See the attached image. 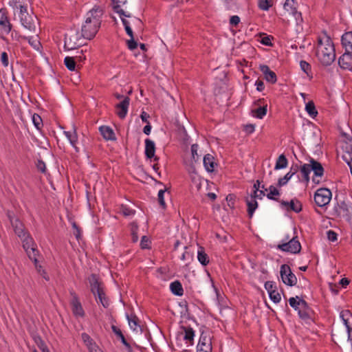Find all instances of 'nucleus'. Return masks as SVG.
I'll use <instances>...</instances> for the list:
<instances>
[{"mask_svg":"<svg viewBox=\"0 0 352 352\" xmlns=\"http://www.w3.org/2000/svg\"><path fill=\"white\" fill-rule=\"evenodd\" d=\"M103 14L104 10L99 6H95L87 13L85 21L81 27L83 38L91 40L95 37L100 28Z\"/></svg>","mask_w":352,"mask_h":352,"instance_id":"f257e3e1","label":"nucleus"},{"mask_svg":"<svg viewBox=\"0 0 352 352\" xmlns=\"http://www.w3.org/2000/svg\"><path fill=\"white\" fill-rule=\"evenodd\" d=\"M316 56L324 66H329L336 59V51L334 44L330 38L325 34V39L318 38V47Z\"/></svg>","mask_w":352,"mask_h":352,"instance_id":"f03ea898","label":"nucleus"},{"mask_svg":"<svg viewBox=\"0 0 352 352\" xmlns=\"http://www.w3.org/2000/svg\"><path fill=\"white\" fill-rule=\"evenodd\" d=\"M296 239L297 236L290 238L289 235H286L283 241L287 242L278 244L277 245V248L283 252L298 254L300 252L301 245L299 241Z\"/></svg>","mask_w":352,"mask_h":352,"instance_id":"7ed1b4c3","label":"nucleus"},{"mask_svg":"<svg viewBox=\"0 0 352 352\" xmlns=\"http://www.w3.org/2000/svg\"><path fill=\"white\" fill-rule=\"evenodd\" d=\"M333 214L336 217L344 219L347 221H350L352 215V206L344 200L338 202L333 208Z\"/></svg>","mask_w":352,"mask_h":352,"instance_id":"20e7f679","label":"nucleus"},{"mask_svg":"<svg viewBox=\"0 0 352 352\" xmlns=\"http://www.w3.org/2000/svg\"><path fill=\"white\" fill-rule=\"evenodd\" d=\"M81 38H82V36H81V34L79 35L77 30H72L70 32L65 36V50H72L82 46V44L80 42Z\"/></svg>","mask_w":352,"mask_h":352,"instance_id":"39448f33","label":"nucleus"},{"mask_svg":"<svg viewBox=\"0 0 352 352\" xmlns=\"http://www.w3.org/2000/svg\"><path fill=\"white\" fill-rule=\"evenodd\" d=\"M297 3L294 0H286L284 6V14L286 16L292 15L296 20L298 25L302 21L301 12L297 10Z\"/></svg>","mask_w":352,"mask_h":352,"instance_id":"423d86ee","label":"nucleus"},{"mask_svg":"<svg viewBox=\"0 0 352 352\" xmlns=\"http://www.w3.org/2000/svg\"><path fill=\"white\" fill-rule=\"evenodd\" d=\"M280 275L283 283L286 285L292 287L296 285L297 278L288 265L283 264L280 266Z\"/></svg>","mask_w":352,"mask_h":352,"instance_id":"0eeeda50","label":"nucleus"},{"mask_svg":"<svg viewBox=\"0 0 352 352\" xmlns=\"http://www.w3.org/2000/svg\"><path fill=\"white\" fill-rule=\"evenodd\" d=\"M331 198V192L328 188H320L314 194V201L319 207L327 205L330 202Z\"/></svg>","mask_w":352,"mask_h":352,"instance_id":"6e6552de","label":"nucleus"},{"mask_svg":"<svg viewBox=\"0 0 352 352\" xmlns=\"http://www.w3.org/2000/svg\"><path fill=\"white\" fill-rule=\"evenodd\" d=\"M342 135L345 138L341 146L343 151L342 159L346 163L352 162V137L345 133H342Z\"/></svg>","mask_w":352,"mask_h":352,"instance_id":"1a4fd4ad","label":"nucleus"},{"mask_svg":"<svg viewBox=\"0 0 352 352\" xmlns=\"http://www.w3.org/2000/svg\"><path fill=\"white\" fill-rule=\"evenodd\" d=\"M37 18L29 13L20 16V21L22 25L30 32H35Z\"/></svg>","mask_w":352,"mask_h":352,"instance_id":"9d476101","label":"nucleus"},{"mask_svg":"<svg viewBox=\"0 0 352 352\" xmlns=\"http://www.w3.org/2000/svg\"><path fill=\"white\" fill-rule=\"evenodd\" d=\"M212 350L211 338L202 332L197 344V351L212 352Z\"/></svg>","mask_w":352,"mask_h":352,"instance_id":"9b49d317","label":"nucleus"},{"mask_svg":"<svg viewBox=\"0 0 352 352\" xmlns=\"http://www.w3.org/2000/svg\"><path fill=\"white\" fill-rule=\"evenodd\" d=\"M88 281L90 285V290L91 293L96 297V294L100 290L104 289L103 283L100 280L98 275L96 274H91L88 277Z\"/></svg>","mask_w":352,"mask_h":352,"instance_id":"f8f14e48","label":"nucleus"},{"mask_svg":"<svg viewBox=\"0 0 352 352\" xmlns=\"http://www.w3.org/2000/svg\"><path fill=\"white\" fill-rule=\"evenodd\" d=\"M338 65L342 69L352 71V52L345 51L338 58Z\"/></svg>","mask_w":352,"mask_h":352,"instance_id":"ddd939ff","label":"nucleus"},{"mask_svg":"<svg viewBox=\"0 0 352 352\" xmlns=\"http://www.w3.org/2000/svg\"><path fill=\"white\" fill-rule=\"evenodd\" d=\"M280 206L285 208L287 211H294L296 213L300 212L302 209V205L301 202L296 199H292L290 201L281 200L280 201Z\"/></svg>","mask_w":352,"mask_h":352,"instance_id":"4468645a","label":"nucleus"},{"mask_svg":"<svg viewBox=\"0 0 352 352\" xmlns=\"http://www.w3.org/2000/svg\"><path fill=\"white\" fill-rule=\"evenodd\" d=\"M70 294L72 296L71 305L74 314L76 316H84L85 312L77 294L74 291H71Z\"/></svg>","mask_w":352,"mask_h":352,"instance_id":"2eb2a0df","label":"nucleus"},{"mask_svg":"<svg viewBox=\"0 0 352 352\" xmlns=\"http://www.w3.org/2000/svg\"><path fill=\"white\" fill-rule=\"evenodd\" d=\"M130 98L128 96L124 98L123 100L120 103L117 104L116 107L118 109L117 115L121 119H124L128 111L129 106Z\"/></svg>","mask_w":352,"mask_h":352,"instance_id":"dca6fc26","label":"nucleus"},{"mask_svg":"<svg viewBox=\"0 0 352 352\" xmlns=\"http://www.w3.org/2000/svg\"><path fill=\"white\" fill-rule=\"evenodd\" d=\"M260 70L263 72L265 79L272 84H274L277 81V77L275 72L270 70V67L266 65H261Z\"/></svg>","mask_w":352,"mask_h":352,"instance_id":"f3484780","label":"nucleus"},{"mask_svg":"<svg viewBox=\"0 0 352 352\" xmlns=\"http://www.w3.org/2000/svg\"><path fill=\"white\" fill-rule=\"evenodd\" d=\"M0 27L5 33L8 34L11 32L12 25L5 11L0 10Z\"/></svg>","mask_w":352,"mask_h":352,"instance_id":"a211bd4d","label":"nucleus"},{"mask_svg":"<svg viewBox=\"0 0 352 352\" xmlns=\"http://www.w3.org/2000/svg\"><path fill=\"white\" fill-rule=\"evenodd\" d=\"M309 166L310 168L311 171L314 172V174L316 177H322L324 174V168L322 164L314 158L309 159Z\"/></svg>","mask_w":352,"mask_h":352,"instance_id":"6ab92c4d","label":"nucleus"},{"mask_svg":"<svg viewBox=\"0 0 352 352\" xmlns=\"http://www.w3.org/2000/svg\"><path fill=\"white\" fill-rule=\"evenodd\" d=\"M11 224L14 228L15 234L19 237L23 238L28 233L25 232L24 225L19 219L11 220Z\"/></svg>","mask_w":352,"mask_h":352,"instance_id":"aec40b11","label":"nucleus"},{"mask_svg":"<svg viewBox=\"0 0 352 352\" xmlns=\"http://www.w3.org/2000/svg\"><path fill=\"white\" fill-rule=\"evenodd\" d=\"M331 337L333 341L336 344H338V342L342 343L344 342L346 338V331L343 328L340 329L336 327L332 330Z\"/></svg>","mask_w":352,"mask_h":352,"instance_id":"412c9836","label":"nucleus"},{"mask_svg":"<svg viewBox=\"0 0 352 352\" xmlns=\"http://www.w3.org/2000/svg\"><path fill=\"white\" fill-rule=\"evenodd\" d=\"M145 156L147 159L151 160L155 157V144L154 142L150 139L145 140Z\"/></svg>","mask_w":352,"mask_h":352,"instance_id":"4be33fe9","label":"nucleus"},{"mask_svg":"<svg viewBox=\"0 0 352 352\" xmlns=\"http://www.w3.org/2000/svg\"><path fill=\"white\" fill-rule=\"evenodd\" d=\"M203 162L206 170L212 173L214 171V166L217 164L214 162V157L210 154H206L203 159Z\"/></svg>","mask_w":352,"mask_h":352,"instance_id":"5701e85b","label":"nucleus"},{"mask_svg":"<svg viewBox=\"0 0 352 352\" xmlns=\"http://www.w3.org/2000/svg\"><path fill=\"white\" fill-rule=\"evenodd\" d=\"M102 137L107 140H116V138L113 129L108 126H101L99 128Z\"/></svg>","mask_w":352,"mask_h":352,"instance_id":"b1692460","label":"nucleus"},{"mask_svg":"<svg viewBox=\"0 0 352 352\" xmlns=\"http://www.w3.org/2000/svg\"><path fill=\"white\" fill-rule=\"evenodd\" d=\"M342 45L345 48V51L352 52V31L345 32L341 38Z\"/></svg>","mask_w":352,"mask_h":352,"instance_id":"393cba45","label":"nucleus"},{"mask_svg":"<svg viewBox=\"0 0 352 352\" xmlns=\"http://www.w3.org/2000/svg\"><path fill=\"white\" fill-rule=\"evenodd\" d=\"M181 329L184 333V339L186 343H189L190 345L193 344L195 331L190 327L182 326Z\"/></svg>","mask_w":352,"mask_h":352,"instance_id":"a878e982","label":"nucleus"},{"mask_svg":"<svg viewBox=\"0 0 352 352\" xmlns=\"http://www.w3.org/2000/svg\"><path fill=\"white\" fill-rule=\"evenodd\" d=\"M267 104H265L258 107L256 109H252L251 113L254 117L258 119H262L267 114Z\"/></svg>","mask_w":352,"mask_h":352,"instance_id":"bb28decb","label":"nucleus"},{"mask_svg":"<svg viewBox=\"0 0 352 352\" xmlns=\"http://www.w3.org/2000/svg\"><path fill=\"white\" fill-rule=\"evenodd\" d=\"M113 3V11L119 14L120 16H125V17L131 16L130 14H127L124 11V10H122L120 8V4L125 5L126 3V0H116V1H115V3Z\"/></svg>","mask_w":352,"mask_h":352,"instance_id":"cd10ccee","label":"nucleus"},{"mask_svg":"<svg viewBox=\"0 0 352 352\" xmlns=\"http://www.w3.org/2000/svg\"><path fill=\"white\" fill-rule=\"evenodd\" d=\"M170 289L172 293L176 296H181L184 294V289L182 283L179 280H175L170 283Z\"/></svg>","mask_w":352,"mask_h":352,"instance_id":"c85d7f7f","label":"nucleus"},{"mask_svg":"<svg viewBox=\"0 0 352 352\" xmlns=\"http://www.w3.org/2000/svg\"><path fill=\"white\" fill-rule=\"evenodd\" d=\"M197 258L199 263L204 266L207 265L210 262L209 256L205 252L204 249L202 247H200L198 250Z\"/></svg>","mask_w":352,"mask_h":352,"instance_id":"c756f323","label":"nucleus"},{"mask_svg":"<svg viewBox=\"0 0 352 352\" xmlns=\"http://www.w3.org/2000/svg\"><path fill=\"white\" fill-rule=\"evenodd\" d=\"M20 239L23 241V247L27 253H29V251H31V248H35L34 246L32 238L30 237L29 234Z\"/></svg>","mask_w":352,"mask_h":352,"instance_id":"7c9ffc66","label":"nucleus"},{"mask_svg":"<svg viewBox=\"0 0 352 352\" xmlns=\"http://www.w3.org/2000/svg\"><path fill=\"white\" fill-rule=\"evenodd\" d=\"M246 204H247V206H248V210H247L248 215L249 218H252L254 211L256 210V209L258 207V203L256 201V199H250H250H247Z\"/></svg>","mask_w":352,"mask_h":352,"instance_id":"2f4dec72","label":"nucleus"},{"mask_svg":"<svg viewBox=\"0 0 352 352\" xmlns=\"http://www.w3.org/2000/svg\"><path fill=\"white\" fill-rule=\"evenodd\" d=\"M64 133L67 138V139L69 140L70 144L74 147L76 151L78 152V148L76 145L78 140V136L76 130L74 129L73 132L64 131Z\"/></svg>","mask_w":352,"mask_h":352,"instance_id":"473e14b6","label":"nucleus"},{"mask_svg":"<svg viewBox=\"0 0 352 352\" xmlns=\"http://www.w3.org/2000/svg\"><path fill=\"white\" fill-rule=\"evenodd\" d=\"M288 161L287 157L284 154H281L278 156L276 165L274 167L275 170H279L282 168H285L287 166Z\"/></svg>","mask_w":352,"mask_h":352,"instance_id":"72a5a7b5","label":"nucleus"},{"mask_svg":"<svg viewBox=\"0 0 352 352\" xmlns=\"http://www.w3.org/2000/svg\"><path fill=\"white\" fill-rule=\"evenodd\" d=\"M126 318L131 328L133 330H135L138 327H140L139 319L135 314L129 315L126 314Z\"/></svg>","mask_w":352,"mask_h":352,"instance_id":"f704fd0d","label":"nucleus"},{"mask_svg":"<svg viewBox=\"0 0 352 352\" xmlns=\"http://www.w3.org/2000/svg\"><path fill=\"white\" fill-rule=\"evenodd\" d=\"M305 110L307 112V113L313 118L316 117V116L318 115V111L316 109L314 102L312 100L309 101L306 104Z\"/></svg>","mask_w":352,"mask_h":352,"instance_id":"c9c22d12","label":"nucleus"},{"mask_svg":"<svg viewBox=\"0 0 352 352\" xmlns=\"http://www.w3.org/2000/svg\"><path fill=\"white\" fill-rule=\"evenodd\" d=\"M300 170L303 177V180L308 183L309 182V174L311 172L310 168L308 164H305L300 166Z\"/></svg>","mask_w":352,"mask_h":352,"instance_id":"e433bc0d","label":"nucleus"},{"mask_svg":"<svg viewBox=\"0 0 352 352\" xmlns=\"http://www.w3.org/2000/svg\"><path fill=\"white\" fill-rule=\"evenodd\" d=\"M96 298H98L100 302L102 304V305L104 308H107L109 307V300L106 296L104 289L98 292V293L96 294Z\"/></svg>","mask_w":352,"mask_h":352,"instance_id":"4c0bfd02","label":"nucleus"},{"mask_svg":"<svg viewBox=\"0 0 352 352\" xmlns=\"http://www.w3.org/2000/svg\"><path fill=\"white\" fill-rule=\"evenodd\" d=\"M66 67L70 71H74L76 67V60L74 57L67 56L64 59Z\"/></svg>","mask_w":352,"mask_h":352,"instance_id":"58836bf2","label":"nucleus"},{"mask_svg":"<svg viewBox=\"0 0 352 352\" xmlns=\"http://www.w3.org/2000/svg\"><path fill=\"white\" fill-rule=\"evenodd\" d=\"M270 192L266 195L267 199L270 200L278 201V198H276L274 196L280 195L279 190L274 186L271 185L269 188Z\"/></svg>","mask_w":352,"mask_h":352,"instance_id":"ea45409f","label":"nucleus"},{"mask_svg":"<svg viewBox=\"0 0 352 352\" xmlns=\"http://www.w3.org/2000/svg\"><path fill=\"white\" fill-rule=\"evenodd\" d=\"M38 254V251L36 248H31V251H29V253H27L30 259L34 262L36 268L38 267V260L36 258Z\"/></svg>","mask_w":352,"mask_h":352,"instance_id":"a19ab883","label":"nucleus"},{"mask_svg":"<svg viewBox=\"0 0 352 352\" xmlns=\"http://www.w3.org/2000/svg\"><path fill=\"white\" fill-rule=\"evenodd\" d=\"M138 226L136 223L133 222L131 223V239L133 243H135L138 240Z\"/></svg>","mask_w":352,"mask_h":352,"instance_id":"79ce46f5","label":"nucleus"},{"mask_svg":"<svg viewBox=\"0 0 352 352\" xmlns=\"http://www.w3.org/2000/svg\"><path fill=\"white\" fill-rule=\"evenodd\" d=\"M32 121H33V123H34L35 127L38 130H41L43 126V121H42L41 116L39 115H38L37 113H34L32 116Z\"/></svg>","mask_w":352,"mask_h":352,"instance_id":"37998d69","label":"nucleus"},{"mask_svg":"<svg viewBox=\"0 0 352 352\" xmlns=\"http://www.w3.org/2000/svg\"><path fill=\"white\" fill-rule=\"evenodd\" d=\"M19 38H21L24 40H28V43L35 49L38 50L39 45H41L40 42L38 40H33L32 37H28V36H19L17 40H19Z\"/></svg>","mask_w":352,"mask_h":352,"instance_id":"c03bdc74","label":"nucleus"},{"mask_svg":"<svg viewBox=\"0 0 352 352\" xmlns=\"http://www.w3.org/2000/svg\"><path fill=\"white\" fill-rule=\"evenodd\" d=\"M166 190H167L166 188L163 189V190H160L158 192V195H157V197H158L157 199H158L159 204L163 209L166 208V204L164 201V193Z\"/></svg>","mask_w":352,"mask_h":352,"instance_id":"a18cd8bd","label":"nucleus"},{"mask_svg":"<svg viewBox=\"0 0 352 352\" xmlns=\"http://www.w3.org/2000/svg\"><path fill=\"white\" fill-rule=\"evenodd\" d=\"M198 145L197 144H194L191 146V155H192V161L194 162H197L199 160V155L197 154Z\"/></svg>","mask_w":352,"mask_h":352,"instance_id":"49530a36","label":"nucleus"},{"mask_svg":"<svg viewBox=\"0 0 352 352\" xmlns=\"http://www.w3.org/2000/svg\"><path fill=\"white\" fill-rule=\"evenodd\" d=\"M111 329L113 332L117 336V337L120 339L122 343H124L126 341H127L124 336L123 335L122 332L118 327H117L115 325H112Z\"/></svg>","mask_w":352,"mask_h":352,"instance_id":"de8ad7c7","label":"nucleus"},{"mask_svg":"<svg viewBox=\"0 0 352 352\" xmlns=\"http://www.w3.org/2000/svg\"><path fill=\"white\" fill-rule=\"evenodd\" d=\"M272 0H259L258 7L262 10H268L272 6Z\"/></svg>","mask_w":352,"mask_h":352,"instance_id":"09e8293b","label":"nucleus"},{"mask_svg":"<svg viewBox=\"0 0 352 352\" xmlns=\"http://www.w3.org/2000/svg\"><path fill=\"white\" fill-rule=\"evenodd\" d=\"M269 294L270 298L274 302L278 303L280 302L281 297L280 294L277 292V290H274L273 292H270Z\"/></svg>","mask_w":352,"mask_h":352,"instance_id":"8fccbe9b","label":"nucleus"},{"mask_svg":"<svg viewBox=\"0 0 352 352\" xmlns=\"http://www.w3.org/2000/svg\"><path fill=\"white\" fill-rule=\"evenodd\" d=\"M81 337L84 343L86 344L87 347L91 345H94V344L95 343L94 340L86 333H82Z\"/></svg>","mask_w":352,"mask_h":352,"instance_id":"3c124183","label":"nucleus"},{"mask_svg":"<svg viewBox=\"0 0 352 352\" xmlns=\"http://www.w3.org/2000/svg\"><path fill=\"white\" fill-rule=\"evenodd\" d=\"M236 198V197L234 194H229L227 195V197L226 198V201L228 202V206L231 209L234 208V203H235Z\"/></svg>","mask_w":352,"mask_h":352,"instance_id":"603ef678","label":"nucleus"},{"mask_svg":"<svg viewBox=\"0 0 352 352\" xmlns=\"http://www.w3.org/2000/svg\"><path fill=\"white\" fill-rule=\"evenodd\" d=\"M300 66L301 69L307 75H309V72H311V65L309 63L306 62L305 60H301L300 62Z\"/></svg>","mask_w":352,"mask_h":352,"instance_id":"864d4df0","label":"nucleus"},{"mask_svg":"<svg viewBox=\"0 0 352 352\" xmlns=\"http://www.w3.org/2000/svg\"><path fill=\"white\" fill-rule=\"evenodd\" d=\"M289 305L294 308L295 310L298 311L300 310V304H299V300L298 298H294V297H292L289 299Z\"/></svg>","mask_w":352,"mask_h":352,"instance_id":"5fc2aeb1","label":"nucleus"},{"mask_svg":"<svg viewBox=\"0 0 352 352\" xmlns=\"http://www.w3.org/2000/svg\"><path fill=\"white\" fill-rule=\"evenodd\" d=\"M36 342L38 346V348L43 351V352H50L47 346H46L44 341L41 338H38V340H36Z\"/></svg>","mask_w":352,"mask_h":352,"instance_id":"6e6d98bb","label":"nucleus"},{"mask_svg":"<svg viewBox=\"0 0 352 352\" xmlns=\"http://www.w3.org/2000/svg\"><path fill=\"white\" fill-rule=\"evenodd\" d=\"M72 228L74 230V234L75 235L77 240H79L80 239V232L81 230L79 228V226L77 225V223L74 221L72 223Z\"/></svg>","mask_w":352,"mask_h":352,"instance_id":"4d7b16f0","label":"nucleus"},{"mask_svg":"<svg viewBox=\"0 0 352 352\" xmlns=\"http://www.w3.org/2000/svg\"><path fill=\"white\" fill-rule=\"evenodd\" d=\"M185 251L182 254L181 260L182 261H190L192 258V254L189 252L187 250L188 248L186 246L184 247Z\"/></svg>","mask_w":352,"mask_h":352,"instance_id":"13d9d810","label":"nucleus"},{"mask_svg":"<svg viewBox=\"0 0 352 352\" xmlns=\"http://www.w3.org/2000/svg\"><path fill=\"white\" fill-rule=\"evenodd\" d=\"M37 169L43 173L46 172V166L45 162L42 160H38L36 163Z\"/></svg>","mask_w":352,"mask_h":352,"instance_id":"bf43d9fd","label":"nucleus"},{"mask_svg":"<svg viewBox=\"0 0 352 352\" xmlns=\"http://www.w3.org/2000/svg\"><path fill=\"white\" fill-rule=\"evenodd\" d=\"M291 179L290 175H288V174H286L283 177L280 178L278 180L277 186L281 187L285 185L288 181Z\"/></svg>","mask_w":352,"mask_h":352,"instance_id":"052dcab7","label":"nucleus"},{"mask_svg":"<svg viewBox=\"0 0 352 352\" xmlns=\"http://www.w3.org/2000/svg\"><path fill=\"white\" fill-rule=\"evenodd\" d=\"M327 236L328 239L332 242H334V241H337V239H338L337 233L331 230H328L327 232Z\"/></svg>","mask_w":352,"mask_h":352,"instance_id":"680f3d73","label":"nucleus"},{"mask_svg":"<svg viewBox=\"0 0 352 352\" xmlns=\"http://www.w3.org/2000/svg\"><path fill=\"white\" fill-rule=\"evenodd\" d=\"M150 241L146 236H143L141 239L140 246L142 249L149 248Z\"/></svg>","mask_w":352,"mask_h":352,"instance_id":"e2e57ef3","label":"nucleus"},{"mask_svg":"<svg viewBox=\"0 0 352 352\" xmlns=\"http://www.w3.org/2000/svg\"><path fill=\"white\" fill-rule=\"evenodd\" d=\"M272 38H273L270 36H265L262 37V38L261 40V43L264 45L271 47L273 45L272 43Z\"/></svg>","mask_w":352,"mask_h":352,"instance_id":"0e129e2a","label":"nucleus"},{"mask_svg":"<svg viewBox=\"0 0 352 352\" xmlns=\"http://www.w3.org/2000/svg\"><path fill=\"white\" fill-rule=\"evenodd\" d=\"M126 43H127L128 48L130 50H134L135 49L137 48V47L138 45L137 41H135L134 37L131 38L130 40L127 41Z\"/></svg>","mask_w":352,"mask_h":352,"instance_id":"69168bd1","label":"nucleus"},{"mask_svg":"<svg viewBox=\"0 0 352 352\" xmlns=\"http://www.w3.org/2000/svg\"><path fill=\"white\" fill-rule=\"evenodd\" d=\"M265 288L270 293L271 291L276 290V286L274 284L272 281H267L265 283Z\"/></svg>","mask_w":352,"mask_h":352,"instance_id":"338daca9","label":"nucleus"},{"mask_svg":"<svg viewBox=\"0 0 352 352\" xmlns=\"http://www.w3.org/2000/svg\"><path fill=\"white\" fill-rule=\"evenodd\" d=\"M227 10H232L236 7V0H223Z\"/></svg>","mask_w":352,"mask_h":352,"instance_id":"774afa93","label":"nucleus"}]
</instances>
